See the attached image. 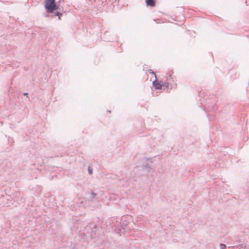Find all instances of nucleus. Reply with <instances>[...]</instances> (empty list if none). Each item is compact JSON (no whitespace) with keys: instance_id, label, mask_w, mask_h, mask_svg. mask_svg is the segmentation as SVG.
I'll use <instances>...</instances> for the list:
<instances>
[{"instance_id":"nucleus-1","label":"nucleus","mask_w":249,"mask_h":249,"mask_svg":"<svg viewBox=\"0 0 249 249\" xmlns=\"http://www.w3.org/2000/svg\"><path fill=\"white\" fill-rule=\"evenodd\" d=\"M45 8L48 13H52L57 9L55 0H45Z\"/></svg>"},{"instance_id":"nucleus-2","label":"nucleus","mask_w":249,"mask_h":249,"mask_svg":"<svg viewBox=\"0 0 249 249\" xmlns=\"http://www.w3.org/2000/svg\"><path fill=\"white\" fill-rule=\"evenodd\" d=\"M87 198L89 201H94L96 199L97 195L95 193L90 191L86 193Z\"/></svg>"},{"instance_id":"nucleus-3","label":"nucleus","mask_w":249,"mask_h":249,"mask_svg":"<svg viewBox=\"0 0 249 249\" xmlns=\"http://www.w3.org/2000/svg\"><path fill=\"white\" fill-rule=\"evenodd\" d=\"M153 85L155 88L157 89H161L162 86V84L159 83L156 80L153 82Z\"/></svg>"},{"instance_id":"nucleus-4","label":"nucleus","mask_w":249,"mask_h":249,"mask_svg":"<svg viewBox=\"0 0 249 249\" xmlns=\"http://www.w3.org/2000/svg\"><path fill=\"white\" fill-rule=\"evenodd\" d=\"M122 222H120L121 226L122 229L124 230L126 229V227L128 225V222L125 221L124 220V218H122L121 219Z\"/></svg>"},{"instance_id":"nucleus-5","label":"nucleus","mask_w":249,"mask_h":249,"mask_svg":"<svg viewBox=\"0 0 249 249\" xmlns=\"http://www.w3.org/2000/svg\"><path fill=\"white\" fill-rule=\"evenodd\" d=\"M145 2L147 6L151 7L154 6L155 5V0H146Z\"/></svg>"},{"instance_id":"nucleus-6","label":"nucleus","mask_w":249,"mask_h":249,"mask_svg":"<svg viewBox=\"0 0 249 249\" xmlns=\"http://www.w3.org/2000/svg\"><path fill=\"white\" fill-rule=\"evenodd\" d=\"M54 16H58V18L59 19L60 18V16H61L62 14L60 12H55L54 13Z\"/></svg>"},{"instance_id":"nucleus-7","label":"nucleus","mask_w":249,"mask_h":249,"mask_svg":"<svg viewBox=\"0 0 249 249\" xmlns=\"http://www.w3.org/2000/svg\"><path fill=\"white\" fill-rule=\"evenodd\" d=\"M220 249H226V245H225L224 244L220 243Z\"/></svg>"},{"instance_id":"nucleus-8","label":"nucleus","mask_w":249,"mask_h":249,"mask_svg":"<svg viewBox=\"0 0 249 249\" xmlns=\"http://www.w3.org/2000/svg\"><path fill=\"white\" fill-rule=\"evenodd\" d=\"M88 172L89 174H91L92 173V169L89 166L88 167Z\"/></svg>"},{"instance_id":"nucleus-9","label":"nucleus","mask_w":249,"mask_h":249,"mask_svg":"<svg viewBox=\"0 0 249 249\" xmlns=\"http://www.w3.org/2000/svg\"><path fill=\"white\" fill-rule=\"evenodd\" d=\"M162 86L165 87L166 88H168L169 84L168 83L165 82L163 84H162Z\"/></svg>"},{"instance_id":"nucleus-10","label":"nucleus","mask_w":249,"mask_h":249,"mask_svg":"<svg viewBox=\"0 0 249 249\" xmlns=\"http://www.w3.org/2000/svg\"><path fill=\"white\" fill-rule=\"evenodd\" d=\"M23 95H25H25H28V93H25H25H23Z\"/></svg>"},{"instance_id":"nucleus-11","label":"nucleus","mask_w":249,"mask_h":249,"mask_svg":"<svg viewBox=\"0 0 249 249\" xmlns=\"http://www.w3.org/2000/svg\"><path fill=\"white\" fill-rule=\"evenodd\" d=\"M151 73H152L154 74H155V75H156V74L154 73V71H152V72H151Z\"/></svg>"}]
</instances>
